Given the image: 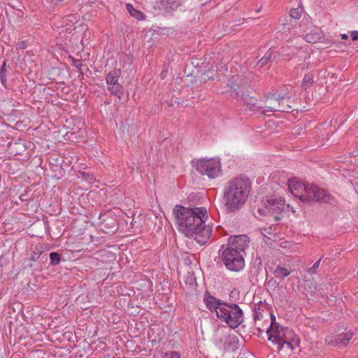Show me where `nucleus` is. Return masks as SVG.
Returning a JSON list of instances; mask_svg holds the SVG:
<instances>
[{
  "label": "nucleus",
  "instance_id": "nucleus-6",
  "mask_svg": "<svg viewBox=\"0 0 358 358\" xmlns=\"http://www.w3.org/2000/svg\"><path fill=\"white\" fill-rule=\"evenodd\" d=\"M265 103L266 105L263 108H266L267 111H279L288 113L291 110L290 96H287V92H280L277 96L274 94H269L266 96Z\"/></svg>",
  "mask_w": 358,
  "mask_h": 358
},
{
  "label": "nucleus",
  "instance_id": "nucleus-38",
  "mask_svg": "<svg viewBox=\"0 0 358 358\" xmlns=\"http://www.w3.org/2000/svg\"><path fill=\"white\" fill-rule=\"evenodd\" d=\"M253 318H254L255 320H259V315L256 313L254 315V317Z\"/></svg>",
  "mask_w": 358,
  "mask_h": 358
},
{
  "label": "nucleus",
  "instance_id": "nucleus-39",
  "mask_svg": "<svg viewBox=\"0 0 358 358\" xmlns=\"http://www.w3.org/2000/svg\"><path fill=\"white\" fill-rule=\"evenodd\" d=\"M18 45L20 48H24V42H21Z\"/></svg>",
  "mask_w": 358,
  "mask_h": 358
},
{
  "label": "nucleus",
  "instance_id": "nucleus-41",
  "mask_svg": "<svg viewBox=\"0 0 358 358\" xmlns=\"http://www.w3.org/2000/svg\"><path fill=\"white\" fill-rule=\"evenodd\" d=\"M83 175L85 177H90V174L89 173H83Z\"/></svg>",
  "mask_w": 358,
  "mask_h": 358
},
{
  "label": "nucleus",
  "instance_id": "nucleus-13",
  "mask_svg": "<svg viewBox=\"0 0 358 358\" xmlns=\"http://www.w3.org/2000/svg\"><path fill=\"white\" fill-rule=\"evenodd\" d=\"M308 194L312 196L313 199L312 203L315 200L319 202L328 203H332L334 202V198L330 194L314 185H311L310 187H308Z\"/></svg>",
  "mask_w": 358,
  "mask_h": 358
},
{
  "label": "nucleus",
  "instance_id": "nucleus-4",
  "mask_svg": "<svg viewBox=\"0 0 358 358\" xmlns=\"http://www.w3.org/2000/svg\"><path fill=\"white\" fill-rule=\"evenodd\" d=\"M266 334L268 340L278 345V350H281L285 345L289 349L299 347L300 341L294 331L287 327H276L275 329H267Z\"/></svg>",
  "mask_w": 358,
  "mask_h": 358
},
{
  "label": "nucleus",
  "instance_id": "nucleus-7",
  "mask_svg": "<svg viewBox=\"0 0 358 358\" xmlns=\"http://www.w3.org/2000/svg\"><path fill=\"white\" fill-rule=\"evenodd\" d=\"M194 167L201 175L210 179L219 177L222 173L220 162L215 158L199 159L195 161Z\"/></svg>",
  "mask_w": 358,
  "mask_h": 358
},
{
  "label": "nucleus",
  "instance_id": "nucleus-11",
  "mask_svg": "<svg viewBox=\"0 0 358 358\" xmlns=\"http://www.w3.org/2000/svg\"><path fill=\"white\" fill-rule=\"evenodd\" d=\"M121 73L120 69H113L106 76V81L108 85V90L111 94L117 96L119 98L122 94V85L118 82Z\"/></svg>",
  "mask_w": 358,
  "mask_h": 358
},
{
  "label": "nucleus",
  "instance_id": "nucleus-3",
  "mask_svg": "<svg viewBox=\"0 0 358 358\" xmlns=\"http://www.w3.org/2000/svg\"><path fill=\"white\" fill-rule=\"evenodd\" d=\"M248 80L241 78L238 75H234L228 80L226 87L222 89V93H229L230 96L235 98H239L243 102V106H245L247 109L252 110L255 107L259 108L262 106H256L257 99L249 94L242 93V90L248 85Z\"/></svg>",
  "mask_w": 358,
  "mask_h": 358
},
{
  "label": "nucleus",
  "instance_id": "nucleus-25",
  "mask_svg": "<svg viewBox=\"0 0 358 358\" xmlns=\"http://www.w3.org/2000/svg\"><path fill=\"white\" fill-rule=\"evenodd\" d=\"M8 66H6V63L4 61L1 69H0V79L2 85L6 87L7 83V72H8Z\"/></svg>",
  "mask_w": 358,
  "mask_h": 358
},
{
  "label": "nucleus",
  "instance_id": "nucleus-8",
  "mask_svg": "<svg viewBox=\"0 0 358 358\" xmlns=\"http://www.w3.org/2000/svg\"><path fill=\"white\" fill-rule=\"evenodd\" d=\"M264 205V208H260L259 212L264 215H272L275 220H279L280 219L279 214L284 210L285 201L281 198H274L267 199Z\"/></svg>",
  "mask_w": 358,
  "mask_h": 358
},
{
  "label": "nucleus",
  "instance_id": "nucleus-42",
  "mask_svg": "<svg viewBox=\"0 0 358 358\" xmlns=\"http://www.w3.org/2000/svg\"><path fill=\"white\" fill-rule=\"evenodd\" d=\"M38 257H39V255L37 256V257H36L35 256H33V257H32V259H33L34 261H35V260H36V259H37Z\"/></svg>",
  "mask_w": 358,
  "mask_h": 358
},
{
  "label": "nucleus",
  "instance_id": "nucleus-2",
  "mask_svg": "<svg viewBox=\"0 0 358 358\" xmlns=\"http://www.w3.org/2000/svg\"><path fill=\"white\" fill-rule=\"evenodd\" d=\"M251 188L248 177L236 178L229 180L224 190L223 200L227 210L235 211L245 203Z\"/></svg>",
  "mask_w": 358,
  "mask_h": 358
},
{
  "label": "nucleus",
  "instance_id": "nucleus-35",
  "mask_svg": "<svg viewBox=\"0 0 358 358\" xmlns=\"http://www.w3.org/2000/svg\"><path fill=\"white\" fill-rule=\"evenodd\" d=\"M348 38V35L345 34H341V38L343 39V40H345Z\"/></svg>",
  "mask_w": 358,
  "mask_h": 358
},
{
  "label": "nucleus",
  "instance_id": "nucleus-17",
  "mask_svg": "<svg viewBox=\"0 0 358 358\" xmlns=\"http://www.w3.org/2000/svg\"><path fill=\"white\" fill-rule=\"evenodd\" d=\"M26 150V145L22 139H17L8 143V151L13 155H22Z\"/></svg>",
  "mask_w": 358,
  "mask_h": 358
},
{
  "label": "nucleus",
  "instance_id": "nucleus-22",
  "mask_svg": "<svg viewBox=\"0 0 358 358\" xmlns=\"http://www.w3.org/2000/svg\"><path fill=\"white\" fill-rule=\"evenodd\" d=\"M275 57H273V51L269 50H268L265 55L257 62V65L259 68L264 67L268 63H271L274 60Z\"/></svg>",
  "mask_w": 358,
  "mask_h": 358
},
{
  "label": "nucleus",
  "instance_id": "nucleus-43",
  "mask_svg": "<svg viewBox=\"0 0 358 358\" xmlns=\"http://www.w3.org/2000/svg\"><path fill=\"white\" fill-rule=\"evenodd\" d=\"M258 331H259V333H262V330L260 328H258Z\"/></svg>",
  "mask_w": 358,
  "mask_h": 358
},
{
  "label": "nucleus",
  "instance_id": "nucleus-44",
  "mask_svg": "<svg viewBox=\"0 0 358 358\" xmlns=\"http://www.w3.org/2000/svg\"><path fill=\"white\" fill-rule=\"evenodd\" d=\"M280 103H281V104H286V101H284L283 102H281V101H280Z\"/></svg>",
  "mask_w": 358,
  "mask_h": 358
},
{
  "label": "nucleus",
  "instance_id": "nucleus-28",
  "mask_svg": "<svg viewBox=\"0 0 358 358\" xmlns=\"http://www.w3.org/2000/svg\"><path fill=\"white\" fill-rule=\"evenodd\" d=\"M162 358H180V355L179 354V352L176 351H172L169 352H166L163 353Z\"/></svg>",
  "mask_w": 358,
  "mask_h": 358
},
{
  "label": "nucleus",
  "instance_id": "nucleus-23",
  "mask_svg": "<svg viewBox=\"0 0 358 358\" xmlns=\"http://www.w3.org/2000/svg\"><path fill=\"white\" fill-rule=\"evenodd\" d=\"M314 83V76L313 73L306 74L303 77L302 84H301V90H306L308 87L313 85Z\"/></svg>",
  "mask_w": 358,
  "mask_h": 358
},
{
  "label": "nucleus",
  "instance_id": "nucleus-32",
  "mask_svg": "<svg viewBox=\"0 0 358 358\" xmlns=\"http://www.w3.org/2000/svg\"><path fill=\"white\" fill-rule=\"evenodd\" d=\"M352 34V40L357 41L358 40V31H354L351 32Z\"/></svg>",
  "mask_w": 358,
  "mask_h": 358
},
{
  "label": "nucleus",
  "instance_id": "nucleus-14",
  "mask_svg": "<svg viewBox=\"0 0 358 358\" xmlns=\"http://www.w3.org/2000/svg\"><path fill=\"white\" fill-rule=\"evenodd\" d=\"M230 311L227 317L226 322L233 329L236 328L243 322V311L236 304L231 305Z\"/></svg>",
  "mask_w": 358,
  "mask_h": 358
},
{
  "label": "nucleus",
  "instance_id": "nucleus-24",
  "mask_svg": "<svg viewBox=\"0 0 358 358\" xmlns=\"http://www.w3.org/2000/svg\"><path fill=\"white\" fill-rule=\"evenodd\" d=\"M274 273L276 277L284 278L288 276L291 273V269L278 266L275 268Z\"/></svg>",
  "mask_w": 358,
  "mask_h": 358
},
{
  "label": "nucleus",
  "instance_id": "nucleus-12",
  "mask_svg": "<svg viewBox=\"0 0 358 358\" xmlns=\"http://www.w3.org/2000/svg\"><path fill=\"white\" fill-rule=\"evenodd\" d=\"M354 336L352 331L341 333L336 336H328L325 338V343L337 348H343L348 345Z\"/></svg>",
  "mask_w": 358,
  "mask_h": 358
},
{
  "label": "nucleus",
  "instance_id": "nucleus-19",
  "mask_svg": "<svg viewBox=\"0 0 358 358\" xmlns=\"http://www.w3.org/2000/svg\"><path fill=\"white\" fill-rule=\"evenodd\" d=\"M224 350L228 352H234L239 348V339L235 335H229L227 337L224 345Z\"/></svg>",
  "mask_w": 358,
  "mask_h": 358
},
{
  "label": "nucleus",
  "instance_id": "nucleus-21",
  "mask_svg": "<svg viewBox=\"0 0 358 358\" xmlns=\"http://www.w3.org/2000/svg\"><path fill=\"white\" fill-rule=\"evenodd\" d=\"M204 302L210 310H214L218 307V306L221 303L219 300L215 299L214 296L209 294L208 292L206 294V296L204 298Z\"/></svg>",
  "mask_w": 358,
  "mask_h": 358
},
{
  "label": "nucleus",
  "instance_id": "nucleus-26",
  "mask_svg": "<svg viewBox=\"0 0 358 358\" xmlns=\"http://www.w3.org/2000/svg\"><path fill=\"white\" fill-rule=\"evenodd\" d=\"M50 264L52 265H58L61 261V255L57 252H51L50 254Z\"/></svg>",
  "mask_w": 358,
  "mask_h": 358
},
{
  "label": "nucleus",
  "instance_id": "nucleus-29",
  "mask_svg": "<svg viewBox=\"0 0 358 358\" xmlns=\"http://www.w3.org/2000/svg\"><path fill=\"white\" fill-rule=\"evenodd\" d=\"M127 8L133 17H137L138 15L141 14V12L134 8L131 4H127Z\"/></svg>",
  "mask_w": 358,
  "mask_h": 358
},
{
  "label": "nucleus",
  "instance_id": "nucleus-5",
  "mask_svg": "<svg viewBox=\"0 0 358 358\" xmlns=\"http://www.w3.org/2000/svg\"><path fill=\"white\" fill-rule=\"evenodd\" d=\"M221 259L225 267L231 271H239L245 266L242 252L233 247L227 246L222 250Z\"/></svg>",
  "mask_w": 358,
  "mask_h": 358
},
{
  "label": "nucleus",
  "instance_id": "nucleus-1",
  "mask_svg": "<svg viewBox=\"0 0 358 358\" xmlns=\"http://www.w3.org/2000/svg\"><path fill=\"white\" fill-rule=\"evenodd\" d=\"M173 213L178 224V229L186 236L192 237L200 245H204L210 238L212 229L205 224L208 218L207 210L204 208H187L177 205Z\"/></svg>",
  "mask_w": 358,
  "mask_h": 358
},
{
  "label": "nucleus",
  "instance_id": "nucleus-10",
  "mask_svg": "<svg viewBox=\"0 0 358 358\" xmlns=\"http://www.w3.org/2000/svg\"><path fill=\"white\" fill-rule=\"evenodd\" d=\"M98 224L100 231L105 234H114L118 229V223L115 214L109 212L100 214Z\"/></svg>",
  "mask_w": 358,
  "mask_h": 358
},
{
  "label": "nucleus",
  "instance_id": "nucleus-34",
  "mask_svg": "<svg viewBox=\"0 0 358 358\" xmlns=\"http://www.w3.org/2000/svg\"><path fill=\"white\" fill-rule=\"evenodd\" d=\"M167 76V70L164 69L162 71L160 76L162 79H164Z\"/></svg>",
  "mask_w": 358,
  "mask_h": 358
},
{
  "label": "nucleus",
  "instance_id": "nucleus-9",
  "mask_svg": "<svg viewBox=\"0 0 358 358\" xmlns=\"http://www.w3.org/2000/svg\"><path fill=\"white\" fill-rule=\"evenodd\" d=\"M287 184L289 189L294 196L299 197L303 203H312L313 199L312 196L308 194V187H306L297 178L289 179Z\"/></svg>",
  "mask_w": 358,
  "mask_h": 358
},
{
  "label": "nucleus",
  "instance_id": "nucleus-37",
  "mask_svg": "<svg viewBox=\"0 0 358 358\" xmlns=\"http://www.w3.org/2000/svg\"><path fill=\"white\" fill-rule=\"evenodd\" d=\"M170 103H171V104H173V103H179L180 102L178 101V99H175L174 100L172 99Z\"/></svg>",
  "mask_w": 358,
  "mask_h": 358
},
{
  "label": "nucleus",
  "instance_id": "nucleus-40",
  "mask_svg": "<svg viewBox=\"0 0 358 358\" xmlns=\"http://www.w3.org/2000/svg\"><path fill=\"white\" fill-rule=\"evenodd\" d=\"M309 64V62H306V64L303 66V68H308V64Z\"/></svg>",
  "mask_w": 358,
  "mask_h": 358
},
{
  "label": "nucleus",
  "instance_id": "nucleus-16",
  "mask_svg": "<svg viewBox=\"0 0 358 358\" xmlns=\"http://www.w3.org/2000/svg\"><path fill=\"white\" fill-rule=\"evenodd\" d=\"M249 243L248 237L245 235L231 236L229 238V247H233L245 254V248Z\"/></svg>",
  "mask_w": 358,
  "mask_h": 358
},
{
  "label": "nucleus",
  "instance_id": "nucleus-30",
  "mask_svg": "<svg viewBox=\"0 0 358 358\" xmlns=\"http://www.w3.org/2000/svg\"><path fill=\"white\" fill-rule=\"evenodd\" d=\"M72 62L74 66L79 70L82 75H83V73L81 69L83 66L82 61L80 59H73Z\"/></svg>",
  "mask_w": 358,
  "mask_h": 358
},
{
  "label": "nucleus",
  "instance_id": "nucleus-27",
  "mask_svg": "<svg viewBox=\"0 0 358 358\" xmlns=\"http://www.w3.org/2000/svg\"><path fill=\"white\" fill-rule=\"evenodd\" d=\"M302 9L297 8H292L290 10V16L295 19H299L301 16Z\"/></svg>",
  "mask_w": 358,
  "mask_h": 358
},
{
  "label": "nucleus",
  "instance_id": "nucleus-36",
  "mask_svg": "<svg viewBox=\"0 0 358 358\" xmlns=\"http://www.w3.org/2000/svg\"><path fill=\"white\" fill-rule=\"evenodd\" d=\"M170 103H171V104H173V103H179L180 102L178 101V99H175L174 100L172 99Z\"/></svg>",
  "mask_w": 358,
  "mask_h": 358
},
{
  "label": "nucleus",
  "instance_id": "nucleus-33",
  "mask_svg": "<svg viewBox=\"0 0 358 358\" xmlns=\"http://www.w3.org/2000/svg\"><path fill=\"white\" fill-rule=\"evenodd\" d=\"M271 320H272V321H271V324H270V328H269L268 329H275V328H273V327H273V322H275V317L274 315L271 314Z\"/></svg>",
  "mask_w": 358,
  "mask_h": 358
},
{
  "label": "nucleus",
  "instance_id": "nucleus-15",
  "mask_svg": "<svg viewBox=\"0 0 358 358\" xmlns=\"http://www.w3.org/2000/svg\"><path fill=\"white\" fill-rule=\"evenodd\" d=\"M306 42L315 43L320 41L321 43L330 44L331 41L324 38L323 33L319 27H314L308 32L304 38Z\"/></svg>",
  "mask_w": 358,
  "mask_h": 358
},
{
  "label": "nucleus",
  "instance_id": "nucleus-20",
  "mask_svg": "<svg viewBox=\"0 0 358 358\" xmlns=\"http://www.w3.org/2000/svg\"><path fill=\"white\" fill-rule=\"evenodd\" d=\"M231 306H228L226 303H220L218 307L215 309L216 315L218 318L222 319L226 322L227 317L230 311Z\"/></svg>",
  "mask_w": 358,
  "mask_h": 358
},
{
  "label": "nucleus",
  "instance_id": "nucleus-18",
  "mask_svg": "<svg viewBox=\"0 0 358 358\" xmlns=\"http://www.w3.org/2000/svg\"><path fill=\"white\" fill-rule=\"evenodd\" d=\"M179 5L178 0H157L155 3V8L169 11L176 10Z\"/></svg>",
  "mask_w": 358,
  "mask_h": 358
},
{
  "label": "nucleus",
  "instance_id": "nucleus-31",
  "mask_svg": "<svg viewBox=\"0 0 358 358\" xmlns=\"http://www.w3.org/2000/svg\"><path fill=\"white\" fill-rule=\"evenodd\" d=\"M322 258H320L318 261H317L313 266L309 269V272L310 273H315L316 272L317 268L319 267L320 261Z\"/></svg>",
  "mask_w": 358,
  "mask_h": 358
}]
</instances>
